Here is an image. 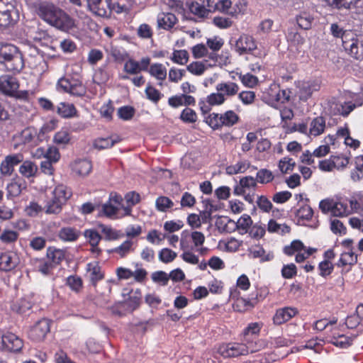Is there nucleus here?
<instances>
[{"label": "nucleus", "mask_w": 363, "mask_h": 363, "mask_svg": "<svg viewBox=\"0 0 363 363\" xmlns=\"http://www.w3.org/2000/svg\"><path fill=\"white\" fill-rule=\"evenodd\" d=\"M235 50L240 55L251 53L257 57H262L266 55L264 51L257 48L254 38L250 35H242L235 42Z\"/></svg>", "instance_id": "nucleus-6"}, {"label": "nucleus", "mask_w": 363, "mask_h": 363, "mask_svg": "<svg viewBox=\"0 0 363 363\" xmlns=\"http://www.w3.org/2000/svg\"><path fill=\"white\" fill-rule=\"evenodd\" d=\"M100 228L101 232L105 235L106 240H115L123 237L121 231L115 230L110 226L101 225Z\"/></svg>", "instance_id": "nucleus-51"}, {"label": "nucleus", "mask_w": 363, "mask_h": 363, "mask_svg": "<svg viewBox=\"0 0 363 363\" xmlns=\"http://www.w3.org/2000/svg\"><path fill=\"white\" fill-rule=\"evenodd\" d=\"M119 207L109 201L106 202L102 206V213L107 218H116Z\"/></svg>", "instance_id": "nucleus-53"}, {"label": "nucleus", "mask_w": 363, "mask_h": 363, "mask_svg": "<svg viewBox=\"0 0 363 363\" xmlns=\"http://www.w3.org/2000/svg\"><path fill=\"white\" fill-rule=\"evenodd\" d=\"M233 307L235 311L238 312H245L253 307V305L250 300L239 297L237 298L233 303Z\"/></svg>", "instance_id": "nucleus-45"}, {"label": "nucleus", "mask_w": 363, "mask_h": 363, "mask_svg": "<svg viewBox=\"0 0 363 363\" xmlns=\"http://www.w3.org/2000/svg\"><path fill=\"white\" fill-rule=\"evenodd\" d=\"M284 252L286 255L290 256L296 253L295 260L296 262L300 263L303 262L315 252V249L312 247L306 248L301 241L296 240L291 242L290 245L285 246Z\"/></svg>", "instance_id": "nucleus-7"}, {"label": "nucleus", "mask_w": 363, "mask_h": 363, "mask_svg": "<svg viewBox=\"0 0 363 363\" xmlns=\"http://www.w3.org/2000/svg\"><path fill=\"white\" fill-rule=\"evenodd\" d=\"M37 171V165L29 160H23V163L19 167L20 174L26 178L34 177L36 174Z\"/></svg>", "instance_id": "nucleus-30"}, {"label": "nucleus", "mask_w": 363, "mask_h": 363, "mask_svg": "<svg viewBox=\"0 0 363 363\" xmlns=\"http://www.w3.org/2000/svg\"><path fill=\"white\" fill-rule=\"evenodd\" d=\"M325 128V120L321 116L313 118L310 123L309 135L318 136L323 133Z\"/></svg>", "instance_id": "nucleus-24"}, {"label": "nucleus", "mask_w": 363, "mask_h": 363, "mask_svg": "<svg viewBox=\"0 0 363 363\" xmlns=\"http://www.w3.org/2000/svg\"><path fill=\"white\" fill-rule=\"evenodd\" d=\"M246 1H191L190 11L199 17H204L216 11L238 17L243 15L247 10Z\"/></svg>", "instance_id": "nucleus-1"}, {"label": "nucleus", "mask_w": 363, "mask_h": 363, "mask_svg": "<svg viewBox=\"0 0 363 363\" xmlns=\"http://www.w3.org/2000/svg\"><path fill=\"white\" fill-rule=\"evenodd\" d=\"M52 196L59 200L63 204H65L67 200L71 197L72 191L64 184L57 185L52 192Z\"/></svg>", "instance_id": "nucleus-25"}, {"label": "nucleus", "mask_w": 363, "mask_h": 363, "mask_svg": "<svg viewBox=\"0 0 363 363\" xmlns=\"http://www.w3.org/2000/svg\"><path fill=\"white\" fill-rule=\"evenodd\" d=\"M70 167L72 172L80 177L88 175L92 169L91 162L86 159L76 160L71 163Z\"/></svg>", "instance_id": "nucleus-19"}, {"label": "nucleus", "mask_w": 363, "mask_h": 363, "mask_svg": "<svg viewBox=\"0 0 363 363\" xmlns=\"http://www.w3.org/2000/svg\"><path fill=\"white\" fill-rule=\"evenodd\" d=\"M357 262V255L352 250L344 252L341 254L340 259L337 263L338 267L351 266L356 264Z\"/></svg>", "instance_id": "nucleus-34"}, {"label": "nucleus", "mask_w": 363, "mask_h": 363, "mask_svg": "<svg viewBox=\"0 0 363 363\" xmlns=\"http://www.w3.org/2000/svg\"><path fill=\"white\" fill-rule=\"evenodd\" d=\"M57 113L62 118H70L74 117L77 111L73 104L60 102L56 110Z\"/></svg>", "instance_id": "nucleus-22"}, {"label": "nucleus", "mask_w": 363, "mask_h": 363, "mask_svg": "<svg viewBox=\"0 0 363 363\" xmlns=\"http://www.w3.org/2000/svg\"><path fill=\"white\" fill-rule=\"evenodd\" d=\"M133 242L130 240H125L121 245L111 250V252L123 258L134 252Z\"/></svg>", "instance_id": "nucleus-29"}, {"label": "nucleus", "mask_w": 363, "mask_h": 363, "mask_svg": "<svg viewBox=\"0 0 363 363\" xmlns=\"http://www.w3.org/2000/svg\"><path fill=\"white\" fill-rule=\"evenodd\" d=\"M177 19L175 15L171 12H162L158 15L157 24L160 28L164 29L172 28L176 23Z\"/></svg>", "instance_id": "nucleus-23"}, {"label": "nucleus", "mask_w": 363, "mask_h": 363, "mask_svg": "<svg viewBox=\"0 0 363 363\" xmlns=\"http://www.w3.org/2000/svg\"><path fill=\"white\" fill-rule=\"evenodd\" d=\"M218 353L225 358L235 357L240 355L248 354V349L242 343L229 342L220 345L218 347Z\"/></svg>", "instance_id": "nucleus-9"}, {"label": "nucleus", "mask_w": 363, "mask_h": 363, "mask_svg": "<svg viewBox=\"0 0 363 363\" xmlns=\"http://www.w3.org/2000/svg\"><path fill=\"white\" fill-rule=\"evenodd\" d=\"M25 188V182L21 179L12 181L6 186L7 198L18 196Z\"/></svg>", "instance_id": "nucleus-28"}, {"label": "nucleus", "mask_w": 363, "mask_h": 363, "mask_svg": "<svg viewBox=\"0 0 363 363\" xmlns=\"http://www.w3.org/2000/svg\"><path fill=\"white\" fill-rule=\"evenodd\" d=\"M342 46L352 57L359 59V55L357 40L352 39L351 42H346L342 40Z\"/></svg>", "instance_id": "nucleus-57"}, {"label": "nucleus", "mask_w": 363, "mask_h": 363, "mask_svg": "<svg viewBox=\"0 0 363 363\" xmlns=\"http://www.w3.org/2000/svg\"><path fill=\"white\" fill-rule=\"evenodd\" d=\"M189 53L186 50H174L171 57V60L176 64L184 65L189 60Z\"/></svg>", "instance_id": "nucleus-47"}, {"label": "nucleus", "mask_w": 363, "mask_h": 363, "mask_svg": "<svg viewBox=\"0 0 363 363\" xmlns=\"http://www.w3.org/2000/svg\"><path fill=\"white\" fill-rule=\"evenodd\" d=\"M59 238L65 242H74L80 235V232L76 228L65 227L60 230Z\"/></svg>", "instance_id": "nucleus-26"}, {"label": "nucleus", "mask_w": 363, "mask_h": 363, "mask_svg": "<svg viewBox=\"0 0 363 363\" xmlns=\"http://www.w3.org/2000/svg\"><path fill=\"white\" fill-rule=\"evenodd\" d=\"M179 242L181 250L194 249L193 241L191 240V235L189 231L184 230L182 232Z\"/></svg>", "instance_id": "nucleus-44"}, {"label": "nucleus", "mask_w": 363, "mask_h": 363, "mask_svg": "<svg viewBox=\"0 0 363 363\" xmlns=\"http://www.w3.org/2000/svg\"><path fill=\"white\" fill-rule=\"evenodd\" d=\"M50 330V321L46 318L39 320L30 329L29 337L34 341L40 342L45 339Z\"/></svg>", "instance_id": "nucleus-10"}, {"label": "nucleus", "mask_w": 363, "mask_h": 363, "mask_svg": "<svg viewBox=\"0 0 363 363\" xmlns=\"http://www.w3.org/2000/svg\"><path fill=\"white\" fill-rule=\"evenodd\" d=\"M221 118L223 126L230 127L238 123L239 120L238 115L233 111H227L221 114Z\"/></svg>", "instance_id": "nucleus-50"}, {"label": "nucleus", "mask_w": 363, "mask_h": 363, "mask_svg": "<svg viewBox=\"0 0 363 363\" xmlns=\"http://www.w3.org/2000/svg\"><path fill=\"white\" fill-rule=\"evenodd\" d=\"M274 179L273 172L265 168L260 169L256 173V181L257 184H267L272 182Z\"/></svg>", "instance_id": "nucleus-36"}, {"label": "nucleus", "mask_w": 363, "mask_h": 363, "mask_svg": "<svg viewBox=\"0 0 363 363\" xmlns=\"http://www.w3.org/2000/svg\"><path fill=\"white\" fill-rule=\"evenodd\" d=\"M70 140V132L67 128H61L53 137V142L59 145H65L69 143Z\"/></svg>", "instance_id": "nucleus-35"}, {"label": "nucleus", "mask_w": 363, "mask_h": 363, "mask_svg": "<svg viewBox=\"0 0 363 363\" xmlns=\"http://www.w3.org/2000/svg\"><path fill=\"white\" fill-rule=\"evenodd\" d=\"M36 135V130L28 127L21 131L19 137L23 144H29L33 142Z\"/></svg>", "instance_id": "nucleus-55"}, {"label": "nucleus", "mask_w": 363, "mask_h": 363, "mask_svg": "<svg viewBox=\"0 0 363 363\" xmlns=\"http://www.w3.org/2000/svg\"><path fill=\"white\" fill-rule=\"evenodd\" d=\"M296 165L295 161L289 157H284L279 160L278 169L282 174H289L294 170Z\"/></svg>", "instance_id": "nucleus-39"}, {"label": "nucleus", "mask_w": 363, "mask_h": 363, "mask_svg": "<svg viewBox=\"0 0 363 363\" xmlns=\"http://www.w3.org/2000/svg\"><path fill=\"white\" fill-rule=\"evenodd\" d=\"M352 212L360 213L363 211V194H357L350 200Z\"/></svg>", "instance_id": "nucleus-64"}, {"label": "nucleus", "mask_w": 363, "mask_h": 363, "mask_svg": "<svg viewBox=\"0 0 363 363\" xmlns=\"http://www.w3.org/2000/svg\"><path fill=\"white\" fill-rule=\"evenodd\" d=\"M64 204L52 196L47 201L44 206V211L46 214H58L61 212Z\"/></svg>", "instance_id": "nucleus-31"}, {"label": "nucleus", "mask_w": 363, "mask_h": 363, "mask_svg": "<svg viewBox=\"0 0 363 363\" xmlns=\"http://www.w3.org/2000/svg\"><path fill=\"white\" fill-rule=\"evenodd\" d=\"M166 235H162L157 230H151L148 232L146 239L152 245H160L165 238Z\"/></svg>", "instance_id": "nucleus-59"}, {"label": "nucleus", "mask_w": 363, "mask_h": 363, "mask_svg": "<svg viewBox=\"0 0 363 363\" xmlns=\"http://www.w3.org/2000/svg\"><path fill=\"white\" fill-rule=\"evenodd\" d=\"M242 341L245 342V345L248 349V354L258 352L264 348L266 345L263 340H254L253 338H246L242 339Z\"/></svg>", "instance_id": "nucleus-37"}, {"label": "nucleus", "mask_w": 363, "mask_h": 363, "mask_svg": "<svg viewBox=\"0 0 363 363\" xmlns=\"http://www.w3.org/2000/svg\"><path fill=\"white\" fill-rule=\"evenodd\" d=\"M150 74L157 80L163 81L167 77V69L160 63H155L150 66L148 69Z\"/></svg>", "instance_id": "nucleus-32"}, {"label": "nucleus", "mask_w": 363, "mask_h": 363, "mask_svg": "<svg viewBox=\"0 0 363 363\" xmlns=\"http://www.w3.org/2000/svg\"><path fill=\"white\" fill-rule=\"evenodd\" d=\"M249 256L252 258H260L262 262L270 261L273 259V254H265L264 250L259 246L252 247L249 250Z\"/></svg>", "instance_id": "nucleus-38"}, {"label": "nucleus", "mask_w": 363, "mask_h": 363, "mask_svg": "<svg viewBox=\"0 0 363 363\" xmlns=\"http://www.w3.org/2000/svg\"><path fill=\"white\" fill-rule=\"evenodd\" d=\"M86 273L91 284L96 286L97 282L102 280L104 273L99 263L97 262H89L86 264Z\"/></svg>", "instance_id": "nucleus-18"}, {"label": "nucleus", "mask_w": 363, "mask_h": 363, "mask_svg": "<svg viewBox=\"0 0 363 363\" xmlns=\"http://www.w3.org/2000/svg\"><path fill=\"white\" fill-rule=\"evenodd\" d=\"M123 304L127 311L132 312L139 307L140 298L136 294L130 295Z\"/></svg>", "instance_id": "nucleus-60"}, {"label": "nucleus", "mask_w": 363, "mask_h": 363, "mask_svg": "<svg viewBox=\"0 0 363 363\" xmlns=\"http://www.w3.org/2000/svg\"><path fill=\"white\" fill-rule=\"evenodd\" d=\"M23 155L21 153L7 155L1 162L0 172L3 176H11L14 170V167L23 162Z\"/></svg>", "instance_id": "nucleus-12"}, {"label": "nucleus", "mask_w": 363, "mask_h": 363, "mask_svg": "<svg viewBox=\"0 0 363 363\" xmlns=\"http://www.w3.org/2000/svg\"><path fill=\"white\" fill-rule=\"evenodd\" d=\"M117 142L118 140L112 138H100L94 141L93 145L97 150H104L113 147Z\"/></svg>", "instance_id": "nucleus-46"}, {"label": "nucleus", "mask_w": 363, "mask_h": 363, "mask_svg": "<svg viewBox=\"0 0 363 363\" xmlns=\"http://www.w3.org/2000/svg\"><path fill=\"white\" fill-rule=\"evenodd\" d=\"M32 308V302L26 298L20 299L12 306V310L18 313H24Z\"/></svg>", "instance_id": "nucleus-48"}, {"label": "nucleus", "mask_w": 363, "mask_h": 363, "mask_svg": "<svg viewBox=\"0 0 363 363\" xmlns=\"http://www.w3.org/2000/svg\"><path fill=\"white\" fill-rule=\"evenodd\" d=\"M106 1H86V6L94 15L104 17L108 16Z\"/></svg>", "instance_id": "nucleus-27"}, {"label": "nucleus", "mask_w": 363, "mask_h": 363, "mask_svg": "<svg viewBox=\"0 0 363 363\" xmlns=\"http://www.w3.org/2000/svg\"><path fill=\"white\" fill-rule=\"evenodd\" d=\"M0 64L8 72L19 73L24 67L23 55L16 46L0 43Z\"/></svg>", "instance_id": "nucleus-3"}, {"label": "nucleus", "mask_w": 363, "mask_h": 363, "mask_svg": "<svg viewBox=\"0 0 363 363\" xmlns=\"http://www.w3.org/2000/svg\"><path fill=\"white\" fill-rule=\"evenodd\" d=\"M262 324L259 323H251L245 328L242 332L243 339L251 338L250 335H258L261 330Z\"/></svg>", "instance_id": "nucleus-61"}, {"label": "nucleus", "mask_w": 363, "mask_h": 363, "mask_svg": "<svg viewBox=\"0 0 363 363\" xmlns=\"http://www.w3.org/2000/svg\"><path fill=\"white\" fill-rule=\"evenodd\" d=\"M313 214V209L308 205H303L301 206L296 212V216L298 222L308 221L311 219Z\"/></svg>", "instance_id": "nucleus-41"}, {"label": "nucleus", "mask_w": 363, "mask_h": 363, "mask_svg": "<svg viewBox=\"0 0 363 363\" xmlns=\"http://www.w3.org/2000/svg\"><path fill=\"white\" fill-rule=\"evenodd\" d=\"M313 18L306 12L301 13L296 17L298 25L303 29L307 30L311 27Z\"/></svg>", "instance_id": "nucleus-54"}, {"label": "nucleus", "mask_w": 363, "mask_h": 363, "mask_svg": "<svg viewBox=\"0 0 363 363\" xmlns=\"http://www.w3.org/2000/svg\"><path fill=\"white\" fill-rule=\"evenodd\" d=\"M221 118V114L213 113L205 118V121L210 127L216 130L223 126Z\"/></svg>", "instance_id": "nucleus-49"}, {"label": "nucleus", "mask_w": 363, "mask_h": 363, "mask_svg": "<svg viewBox=\"0 0 363 363\" xmlns=\"http://www.w3.org/2000/svg\"><path fill=\"white\" fill-rule=\"evenodd\" d=\"M250 162L247 160H240L234 164L226 167L225 171L228 174L233 175L240 173H244L250 167Z\"/></svg>", "instance_id": "nucleus-33"}, {"label": "nucleus", "mask_w": 363, "mask_h": 363, "mask_svg": "<svg viewBox=\"0 0 363 363\" xmlns=\"http://www.w3.org/2000/svg\"><path fill=\"white\" fill-rule=\"evenodd\" d=\"M18 88L19 84L16 77L9 74L0 77V91L4 94L11 96Z\"/></svg>", "instance_id": "nucleus-14"}, {"label": "nucleus", "mask_w": 363, "mask_h": 363, "mask_svg": "<svg viewBox=\"0 0 363 363\" xmlns=\"http://www.w3.org/2000/svg\"><path fill=\"white\" fill-rule=\"evenodd\" d=\"M298 311L294 307H284L276 311L273 316V322L275 325H279L291 320L298 314Z\"/></svg>", "instance_id": "nucleus-15"}, {"label": "nucleus", "mask_w": 363, "mask_h": 363, "mask_svg": "<svg viewBox=\"0 0 363 363\" xmlns=\"http://www.w3.org/2000/svg\"><path fill=\"white\" fill-rule=\"evenodd\" d=\"M18 238V233L16 231L11 230H5L0 235V240L2 242L6 244L13 243Z\"/></svg>", "instance_id": "nucleus-63"}, {"label": "nucleus", "mask_w": 363, "mask_h": 363, "mask_svg": "<svg viewBox=\"0 0 363 363\" xmlns=\"http://www.w3.org/2000/svg\"><path fill=\"white\" fill-rule=\"evenodd\" d=\"M320 88V84L317 80L303 82L298 86L297 95L300 101H307L315 91Z\"/></svg>", "instance_id": "nucleus-11"}, {"label": "nucleus", "mask_w": 363, "mask_h": 363, "mask_svg": "<svg viewBox=\"0 0 363 363\" xmlns=\"http://www.w3.org/2000/svg\"><path fill=\"white\" fill-rule=\"evenodd\" d=\"M252 223V220L251 217L247 214H244L238 220L236 226L239 230H242L241 233H245L247 232Z\"/></svg>", "instance_id": "nucleus-58"}, {"label": "nucleus", "mask_w": 363, "mask_h": 363, "mask_svg": "<svg viewBox=\"0 0 363 363\" xmlns=\"http://www.w3.org/2000/svg\"><path fill=\"white\" fill-rule=\"evenodd\" d=\"M110 74L106 67H99L94 73V79L98 84H104L108 81Z\"/></svg>", "instance_id": "nucleus-62"}, {"label": "nucleus", "mask_w": 363, "mask_h": 363, "mask_svg": "<svg viewBox=\"0 0 363 363\" xmlns=\"http://www.w3.org/2000/svg\"><path fill=\"white\" fill-rule=\"evenodd\" d=\"M47 255L53 264H60L65 259V252L60 249L49 247L48 249Z\"/></svg>", "instance_id": "nucleus-43"}, {"label": "nucleus", "mask_w": 363, "mask_h": 363, "mask_svg": "<svg viewBox=\"0 0 363 363\" xmlns=\"http://www.w3.org/2000/svg\"><path fill=\"white\" fill-rule=\"evenodd\" d=\"M290 94L289 90L281 89L279 85L272 84L263 92L262 99L264 103L275 107L278 104L289 101Z\"/></svg>", "instance_id": "nucleus-4"}, {"label": "nucleus", "mask_w": 363, "mask_h": 363, "mask_svg": "<svg viewBox=\"0 0 363 363\" xmlns=\"http://www.w3.org/2000/svg\"><path fill=\"white\" fill-rule=\"evenodd\" d=\"M216 89L227 99L238 94L239 86L233 82H220L216 84Z\"/></svg>", "instance_id": "nucleus-20"}, {"label": "nucleus", "mask_w": 363, "mask_h": 363, "mask_svg": "<svg viewBox=\"0 0 363 363\" xmlns=\"http://www.w3.org/2000/svg\"><path fill=\"white\" fill-rule=\"evenodd\" d=\"M257 186V182L252 176H246L241 178L239 184L235 185L233 194L236 196L245 194L247 191H255Z\"/></svg>", "instance_id": "nucleus-13"}, {"label": "nucleus", "mask_w": 363, "mask_h": 363, "mask_svg": "<svg viewBox=\"0 0 363 363\" xmlns=\"http://www.w3.org/2000/svg\"><path fill=\"white\" fill-rule=\"evenodd\" d=\"M194 250H182V253L180 257L182 260L188 264L196 265L199 263V257L194 252Z\"/></svg>", "instance_id": "nucleus-56"}, {"label": "nucleus", "mask_w": 363, "mask_h": 363, "mask_svg": "<svg viewBox=\"0 0 363 363\" xmlns=\"http://www.w3.org/2000/svg\"><path fill=\"white\" fill-rule=\"evenodd\" d=\"M58 88L74 96H82L86 94V89L82 82L74 78H60L57 82Z\"/></svg>", "instance_id": "nucleus-8"}, {"label": "nucleus", "mask_w": 363, "mask_h": 363, "mask_svg": "<svg viewBox=\"0 0 363 363\" xmlns=\"http://www.w3.org/2000/svg\"><path fill=\"white\" fill-rule=\"evenodd\" d=\"M177 257V253L172 250L164 247L158 252V259L164 264L172 262Z\"/></svg>", "instance_id": "nucleus-40"}, {"label": "nucleus", "mask_w": 363, "mask_h": 363, "mask_svg": "<svg viewBox=\"0 0 363 363\" xmlns=\"http://www.w3.org/2000/svg\"><path fill=\"white\" fill-rule=\"evenodd\" d=\"M2 345L7 350L11 352H19L23 347L22 340L16 335L7 333L1 337Z\"/></svg>", "instance_id": "nucleus-17"}, {"label": "nucleus", "mask_w": 363, "mask_h": 363, "mask_svg": "<svg viewBox=\"0 0 363 363\" xmlns=\"http://www.w3.org/2000/svg\"><path fill=\"white\" fill-rule=\"evenodd\" d=\"M173 206V201L167 196H160L155 201L156 209L160 212H166Z\"/></svg>", "instance_id": "nucleus-42"}, {"label": "nucleus", "mask_w": 363, "mask_h": 363, "mask_svg": "<svg viewBox=\"0 0 363 363\" xmlns=\"http://www.w3.org/2000/svg\"><path fill=\"white\" fill-rule=\"evenodd\" d=\"M18 255L13 252L2 253L0 255V270L8 272L13 269L19 263Z\"/></svg>", "instance_id": "nucleus-16"}, {"label": "nucleus", "mask_w": 363, "mask_h": 363, "mask_svg": "<svg viewBox=\"0 0 363 363\" xmlns=\"http://www.w3.org/2000/svg\"><path fill=\"white\" fill-rule=\"evenodd\" d=\"M324 113L330 116L341 115L347 116L355 108L352 102L340 103L336 99H328L323 105Z\"/></svg>", "instance_id": "nucleus-5"}, {"label": "nucleus", "mask_w": 363, "mask_h": 363, "mask_svg": "<svg viewBox=\"0 0 363 363\" xmlns=\"http://www.w3.org/2000/svg\"><path fill=\"white\" fill-rule=\"evenodd\" d=\"M352 213L350 201H335L333 205L332 215L336 217L346 216Z\"/></svg>", "instance_id": "nucleus-21"}, {"label": "nucleus", "mask_w": 363, "mask_h": 363, "mask_svg": "<svg viewBox=\"0 0 363 363\" xmlns=\"http://www.w3.org/2000/svg\"><path fill=\"white\" fill-rule=\"evenodd\" d=\"M206 68V62H193L186 67L189 72L197 76L203 74Z\"/></svg>", "instance_id": "nucleus-52"}, {"label": "nucleus", "mask_w": 363, "mask_h": 363, "mask_svg": "<svg viewBox=\"0 0 363 363\" xmlns=\"http://www.w3.org/2000/svg\"><path fill=\"white\" fill-rule=\"evenodd\" d=\"M36 13L50 25L69 32L76 28L75 21L62 9L48 1H38L34 5Z\"/></svg>", "instance_id": "nucleus-2"}]
</instances>
